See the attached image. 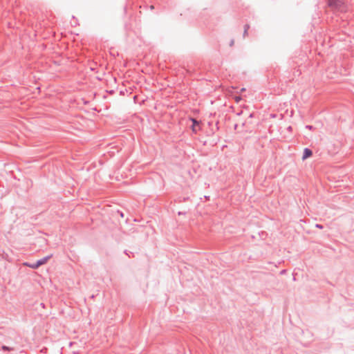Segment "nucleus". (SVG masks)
I'll return each instance as SVG.
<instances>
[{"mask_svg": "<svg viewBox=\"0 0 354 354\" xmlns=\"http://www.w3.org/2000/svg\"><path fill=\"white\" fill-rule=\"evenodd\" d=\"M51 256L46 257L39 261H37L35 264H26V266H29L31 268L35 269L39 267L41 265H44L47 263V261L50 259Z\"/></svg>", "mask_w": 354, "mask_h": 354, "instance_id": "f257e3e1", "label": "nucleus"}, {"mask_svg": "<svg viewBox=\"0 0 354 354\" xmlns=\"http://www.w3.org/2000/svg\"><path fill=\"white\" fill-rule=\"evenodd\" d=\"M332 5L341 12H346L347 10L346 6L339 1H335Z\"/></svg>", "mask_w": 354, "mask_h": 354, "instance_id": "f03ea898", "label": "nucleus"}, {"mask_svg": "<svg viewBox=\"0 0 354 354\" xmlns=\"http://www.w3.org/2000/svg\"><path fill=\"white\" fill-rule=\"evenodd\" d=\"M193 124L192 127V131L196 133L200 129L199 122L194 118L191 119Z\"/></svg>", "mask_w": 354, "mask_h": 354, "instance_id": "7ed1b4c3", "label": "nucleus"}, {"mask_svg": "<svg viewBox=\"0 0 354 354\" xmlns=\"http://www.w3.org/2000/svg\"><path fill=\"white\" fill-rule=\"evenodd\" d=\"M317 227L319 228H322V225H317Z\"/></svg>", "mask_w": 354, "mask_h": 354, "instance_id": "0eeeda50", "label": "nucleus"}, {"mask_svg": "<svg viewBox=\"0 0 354 354\" xmlns=\"http://www.w3.org/2000/svg\"><path fill=\"white\" fill-rule=\"evenodd\" d=\"M3 349H4V350H8V348L6 346H3Z\"/></svg>", "mask_w": 354, "mask_h": 354, "instance_id": "423d86ee", "label": "nucleus"}, {"mask_svg": "<svg viewBox=\"0 0 354 354\" xmlns=\"http://www.w3.org/2000/svg\"><path fill=\"white\" fill-rule=\"evenodd\" d=\"M312 151L309 149H305L304 150V154H303V156H302V159L303 160H306V158H310L311 156H312Z\"/></svg>", "mask_w": 354, "mask_h": 354, "instance_id": "20e7f679", "label": "nucleus"}, {"mask_svg": "<svg viewBox=\"0 0 354 354\" xmlns=\"http://www.w3.org/2000/svg\"><path fill=\"white\" fill-rule=\"evenodd\" d=\"M240 100H241V97H236V102H239Z\"/></svg>", "mask_w": 354, "mask_h": 354, "instance_id": "39448f33", "label": "nucleus"}]
</instances>
